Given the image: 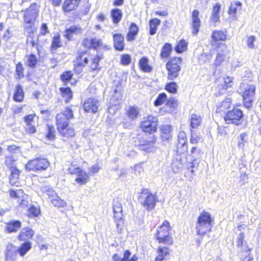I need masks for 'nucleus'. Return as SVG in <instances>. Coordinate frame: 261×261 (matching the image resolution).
<instances>
[{"instance_id": "obj_63", "label": "nucleus", "mask_w": 261, "mask_h": 261, "mask_svg": "<svg viewBox=\"0 0 261 261\" xmlns=\"http://www.w3.org/2000/svg\"><path fill=\"white\" fill-rule=\"evenodd\" d=\"M226 89V87H225L222 83H221V84L218 85L216 88V90H217L216 94L217 95H219L221 94L224 93Z\"/></svg>"}, {"instance_id": "obj_34", "label": "nucleus", "mask_w": 261, "mask_h": 261, "mask_svg": "<svg viewBox=\"0 0 261 261\" xmlns=\"http://www.w3.org/2000/svg\"><path fill=\"white\" fill-rule=\"evenodd\" d=\"M60 91L62 94V96L65 98V102H69L72 97V93L71 89L68 87H62L60 88Z\"/></svg>"}, {"instance_id": "obj_6", "label": "nucleus", "mask_w": 261, "mask_h": 261, "mask_svg": "<svg viewBox=\"0 0 261 261\" xmlns=\"http://www.w3.org/2000/svg\"><path fill=\"white\" fill-rule=\"evenodd\" d=\"M39 13L38 7L36 4H33L29 8L25 10L23 15V21L28 26L26 28H31L34 24Z\"/></svg>"}, {"instance_id": "obj_4", "label": "nucleus", "mask_w": 261, "mask_h": 261, "mask_svg": "<svg viewBox=\"0 0 261 261\" xmlns=\"http://www.w3.org/2000/svg\"><path fill=\"white\" fill-rule=\"evenodd\" d=\"M181 62V58H174L166 63L168 79L173 80L178 76Z\"/></svg>"}, {"instance_id": "obj_59", "label": "nucleus", "mask_w": 261, "mask_h": 261, "mask_svg": "<svg viewBox=\"0 0 261 261\" xmlns=\"http://www.w3.org/2000/svg\"><path fill=\"white\" fill-rule=\"evenodd\" d=\"M20 174V171L17 169L13 168L11 169V175L9 176V179H18Z\"/></svg>"}, {"instance_id": "obj_21", "label": "nucleus", "mask_w": 261, "mask_h": 261, "mask_svg": "<svg viewBox=\"0 0 261 261\" xmlns=\"http://www.w3.org/2000/svg\"><path fill=\"white\" fill-rule=\"evenodd\" d=\"M81 28L79 26L72 25L69 28L66 29L65 31L64 36L68 40H71L73 34H81Z\"/></svg>"}, {"instance_id": "obj_17", "label": "nucleus", "mask_w": 261, "mask_h": 261, "mask_svg": "<svg viewBox=\"0 0 261 261\" xmlns=\"http://www.w3.org/2000/svg\"><path fill=\"white\" fill-rule=\"evenodd\" d=\"M34 234V231L29 227L23 228L18 235V239L20 241H27L31 239Z\"/></svg>"}, {"instance_id": "obj_12", "label": "nucleus", "mask_w": 261, "mask_h": 261, "mask_svg": "<svg viewBox=\"0 0 261 261\" xmlns=\"http://www.w3.org/2000/svg\"><path fill=\"white\" fill-rule=\"evenodd\" d=\"M158 125V119L153 116H149L147 119L142 122L141 127L143 130L150 134L156 130Z\"/></svg>"}, {"instance_id": "obj_56", "label": "nucleus", "mask_w": 261, "mask_h": 261, "mask_svg": "<svg viewBox=\"0 0 261 261\" xmlns=\"http://www.w3.org/2000/svg\"><path fill=\"white\" fill-rule=\"evenodd\" d=\"M128 116L132 119H134L137 117L138 114V111L137 108L135 107H129L127 111Z\"/></svg>"}, {"instance_id": "obj_42", "label": "nucleus", "mask_w": 261, "mask_h": 261, "mask_svg": "<svg viewBox=\"0 0 261 261\" xmlns=\"http://www.w3.org/2000/svg\"><path fill=\"white\" fill-rule=\"evenodd\" d=\"M241 3L239 2L231 3L229 7V14L233 17H235L238 8L239 7L241 9Z\"/></svg>"}, {"instance_id": "obj_33", "label": "nucleus", "mask_w": 261, "mask_h": 261, "mask_svg": "<svg viewBox=\"0 0 261 261\" xmlns=\"http://www.w3.org/2000/svg\"><path fill=\"white\" fill-rule=\"evenodd\" d=\"M17 253V248L16 247L13 246L11 244H8L7 245V250L6 253L7 259L15 256Z\"/></svg>"}, {"instance_id": "obj_47", "label": "nucleus", "mask_w": 261, "mask_h": 261, "mask_svg": "<svg viewBox=\"0 0 261 261\" xmlns=\"http://www.w3.org/2000/svg\"><path fill=\"white\" fill-rule=\"evenodd\" d=\"M212 58V54L210 53H202L199 57V61L203 64L209 62Z\"/></svg>"}, {"instance_id": "obj_13", "label": "nucleus", "mask_w": 261, "mask_h": 261, "mask_svg": "<svg viewBox=\"0 0 261 261\" xmlns=\"http://www.w3.org/2000/svg\"><path fill=\"white\" fill-rule=\"evenodd\" d=\"M83 107L85 112L95 113L98 111L99 101L95 98H88L85 101Z\"/></svg>"}, {"instance_id": "obj_45", "label": "nucleus", "mask_w": 261, "mask_h": 261, "mask_svg": "<svg viewBox=\"0 0 261 261\" xmlns=\"http://www.w3.org/2000/svg\"><path fill=\"white\" fill-rule=\"evenodd\" d=\"M167 100V95L165 93L160 94L156 100L154 102V105L156 107L162 105L165 101Z\"/></svg>"}, {"instance_id": "obj_51", "label": "nucleus", "mask_w": 261, "mask_h": 261, "mask_svg": "<svg viewBox=\"0 0 261 261\" xmlns=\"http://www.w3.org/2000/svg\"><path fill=\"white\" fill-rule=\"evenodd\" d=\"M40 214V210L33 205H31L28 209V215L29 217H37Z\"/></svg>"}, {"instance_id": "obj_36", "label": "nucleus", "mask_w": 261, "mask_h": 261, "mask_svg": "<svg viewBox=\"0 0 261 261\" xmlns=\"http://www.w3.org/2000/svg\"><path fill=\"white\" fill-rule=\"evenodd\" d=\"M160 20L158 18L151 19L149 21V34L153 35L155 34L157 27L160 24Z\"/></svg>"}, {"instance_id": "obj_23", "label": "nucleus", "mask_w": 261, "mask_h": 261, "mask_svg": "<svg viewBox=\"0 0 261 261\" xmlns=\"http://www.w3.org/2000/svg\"><path fill=\"white\" fill-rule=\"evenodd\" d=\"M21 226V223L18 220H12L7 223L6 230L8 232H16Z\"/></svg>"}, {"instance_id": "obj_54", "label": "nucleus", "mask_w": 261, "mask_h": 261, "mask_svg": "<svg viewBox=\"0 0 261 261\" xmlns=\"http://www.w3.org/2000/svg\"><path fill=\"white\" fill-rule=\"evenodd\" d=\"M182 167V163L178 162V158H175L173 160L172 164V168L173 170L177 172L179 169Z\"/></svg>"}, {"instance_id": "obj_11", "label": "nucleus", "mask_w": 261, "mask_h": 261, "mask_svg": "<svg viewBox=\"0 0 261 261\" xmlns=\"http://www.w3.org/2000/svg\"><path fill=\"white\" fill-rule=\"evenodd\" d=\"M242 111L238 109L233 108L231 111H229L224 117L225 122L227 124L233 123L238 124L239 121L243 117Z\"/></svg>"}, {"instance_id": "obj_18", "label": "nucleus", "mask_w": 261, "mask_h": 261, "mask_svg": "<svg viewBox=\"0 0 261 261\" xmlns=\"http://www.w3.org/2000/svg\"><path fill=\"white\" fill-rule=\"evenodd\" d=\"M88 61L87 51H82L77 53L74 63L75 65L85 66L88 63Z\"/></svg>"}, {"instance_id": "obj_62", "label": "nucleus", "mask_w": 261, "mask_h": 261, "mask_svg": "<svg viewBox=\"0 0 261 261\" xmlns=\"http://www.w3.org/2000/svg\"><path fill=\"white\" fill-rule=\"evenodd\" d=\"M131 57L127 54H124L121 56V63L124 65H127L130 63Z\"/></svg>"}, {"instance_id": "obj_15", "label": "nucleus", "mask_w": 261, "mask_h": 261, "mask_svg": "<svg viewBox=\"0 0 261 261\" xmlns=\"http://www.w3.org/2000/svg\"><path fill=\"white\" fill-rule=\"evenodd\" d=\"M199 12L197 10H194L192 15L191 27L193 29L192 34L196 35L199 32V28L201 25V21L199 18Z\"/></svg>"}, {"instance_id": "obj_16", "label": "nucleus", "mask_w": 261, "mask_h": 261, "mask_svg": "<svg viewBox=\"0 0 261 261\" xmlns=\"http://www.w3.org/2000/svg\"><path fill=\"white\" fill-rule=\"evenodd\" d=\"M114 47L117 50L122 51L124 49V36L120 33H116L113 35Z\"/></svg>"}, {"instance_id": "obj_57", "label": "nucleus", "mask_w": 261, "mask_h": 261, "mask_svg": "<svg viewBox=\"0 0 261 261\" xmlns=\"http://www.w3.org/2000/svg\"><path fill=\"white\" fill-rule=\"evenodd\" d=\"M253 79V75L252 73L250 71H246L245 74L243 77V82H246L248 83H252Z\"/></svg>"}, {"instance_id": "obj_27", "label": "nucleus", "mask_w": 261, "mask_h": 261, "mask_svg": "<svg viewBox=\"0 0 261 261\" xmlns=\"http://www.w3.org/2000/svg\"><path fill=\"white\" fill-rule=\"evenodd\" d=\"M221 9V5L219 3L214 6L211 17V21L214 23L219 21V13Z\"/></svg>"}, {"instance_id": "obj_2", "label": "nucleus", "mask_w": 261, "mask_h": 261, "mask_svg": "<svg viewBox=\"0 0 261 261\" xmlns=\"http://www.w3.org/2000/svg\"><path fill=\"white\" fill-rule=\"evenodd\" d=\"M255 86L252 83L242 82L240 85V93L243 97L244 105L248 109L253 106V101L255 96Z\"/></svg>"}, {"instance_id": "obj_64", "label": "nucleus", "mask_w": 261, "mask_h": 261, "mask_svg": "<svg viewBox=\"0 0 261 261\" xmlns=\"http://www.w3.org/2000/svg\"><path fill=\"white\" fill-rule=\"evenodd\" d=\"M92 48L96 49L97 47L102 45V40L95 38H92Z\"/></svg>"}, {"instance_id": "obj_32", "label": "nucleus", "mask_w": 261, "mask_h": 261, "mask_svg": "<svg viewBox=\"0 0 261 261\" xmlns=\"http://www.w3.org/2000/svg\"><path fill=\"white\" fill-rule=\"evenodd\" d=\"M225 50L221 52H218L214 62V65L216 66H220L225 60L226 57V47L224 46Z\"/></svg>"}, {"instance_id": "obj_53", "label": "nucleus", "mask_w": 261, "mask_h": 261, "mask_svg": "<svg viewBox=\"0 0 261 261\" xmlns=\"http://www.w3.org/2000/svg\"><path fill=\"white\" fill-rule=\"evenodd\" d=\"M158 252V255H161V257H162L163 259H165L166 256L169 254V248L166 247H160Z\"/></svg>"}, {"instance_id": "obj_7", "label": "nucleus", "mask_w": 261, "mask_h": 261, "mask_svg": "<svg viewBox=\"0 0 261 261\" xmlns=\"http://www.w3.org/2000/svg\"><path fill=\"white\" fill-rule=\"evenodd\" d=\"M99 170V167L96 164L89 168V171L86 173L80 167L74 168L71 167L69 168V172L71 174H77V177L75 179H86L90 175L97 173Z\"/></svg>"}, {"instance_id": "obj_38", "label": "nucleus", "mask_w": 261, "mask_h": 261, "mask_svg": "<svg viewBox=\"0 0 261 261\" xmlns=\"http://www.w3.org/2000/svg\"><path fill=\"white\" fill-rule=\"evenodd\" d=\"M172 51V46L170 44L166 43L162 48L161 57L162 59L168 58Z\"/></svg>"}, {"instance_id": "obj_9", "label": "nucleus", "mask_w": 261, "mask_h": 261, "mask_svg": "<svg viewBox=\"0 0 261 261\" xmlns=\"http://www.w3.org/2000/svg\"><path fill=\"white\" fill-rule=\"evenodd\" d=\"M73 116V112L69 108H66L62 113L58 114L56 116L57 128L68 125L69 119Z\"/></svg>"}, {"instance_id": "obj_39", "label": "nucleus", "mask_w": 261, "mask_h": 261, "mask_svg": "<svg viewBox=\"0 0 261 261\" xmlns=\"http://www.w3.org/2000/svg\"><path fill=\"white\" fill-rule=\"evenodd\" d=\"M201 122L200 116L196 114H192L191 116V126L193 128H196L200 125Z\"/></svg>"}, {"instance_id": "obj_29", "label": "nucleus", "mask_w": 261, "mask_h": 261, "mask_svg": "<svg viewBox=\"0 0 261 261\" xmlns=\"http://www.w3.org/2000/svg\"><path fill=\"white\" fill-rule=\"evenodd\" d=\"M32 248V244L30 242H27L22 244L17 248L18 253L20 256H23Z\"/></svg>"}, {"instance_id": "obj_41", "label": "nucleus", "mask_w": 261, "mask_h": 261, "mask_svg": "<svg viewBox=\"0 0 261 261\" xmlns=\"http://www.w3.org/2000/svg\"><path fill=\"white\" fill-rule=\"evenodd\" d=\"M47 133L46 134V138L50 140H53L55 139V130L52 125H47L46 126Z\"/></svg>"}, {"instance_id": "obj_1", "label": "nucleus", "mask_w": 261, "mask_h": 261, "mask_svg": "<svg viewBox=\"0 0 261 261\" xmlns=\"http://www.w3.org/2000/svg\"><path fill=\"white\" fill-rule=\"evenodd\" d=\"M213 219L211 214L206 211L202 212L197 218L195 229L198 234L203 235L211 230Z\"/></svg>"}, {"instance_id": "obj_61", "label": "nucleus", "mask_w": 261, "mask_h": 261, "mask_svg": "<svg viewBox=\"0 0 261 261\" xmlns=\"http://www.w3.org/2000/svg\"><path fill=\"white\" fill-rule=\"evenodd\" d=\"M72 76V74L71 71H66L64 72L61 76V79L63 82H68L70 81Z\"/></svg>"}, {"instance_id": "obj_3", "label": "nucleus", "mask_w": 261, "mask_h": 261, "mask_svg": "<svg viewBox=\"0 0 261 261\" xmlns=\"http://www.w3.org/2000/svg\"><path fill=\"white\" fill-rule=\"evenodd\" d=\"M138 200L145 209L151 210L155 206L158 197L156 194L152 193L149 189H143L139 196Z\"/></svg>"}, {"instance_id": "obj_35", "label": "nucleus", "mask_w": 261, "mask_h": 261, "mask_svg": "<svg viewBox=\"0 0 261 261\" xmlns=\"http://www.w3.org/2000/svg\"><path fill=\"white\" fill-rule=\"evenodd\" d=\"M103 59L102 55L97 54L95 57H94L92 59L91 64V68L92 70H99L100 69V67L99 65V62L100 60Z\"/></svg>"}, {"instance_id": "obj_19", "label": "nucleus", "mask_w": 261, "mask_h": 261, "mask_svg": "<svg viewBox=\"0 0 261 261\" xmlns=\"http://www.w3.org/2000/svg\"><path fill=\"white\" fill-rule=\"evenodd\" d=\"M231 100L229 98H225L222 101L219 102L217 106V113H226L228 109L230 108Z\"/></svg>"}, {"instance_id": "obj_10", "label": "nucleus", "mask_w": 261, "mask_h": 261, "mask_svg": "<svg viewBox=\"0 0 261 261\" xmlns=\"http://www.w3.org/2000/svg\"><path fill=\"white\" fill-rule=\"evenodd\" d=\"M138 139L139 140L138 146L141 150L148 152L154 151L155 147L154 144L156 141V137L155 136L147 139L138 138Z\"/></svg>"}, {"instance_id": "obj_49", "label": "nucleus", "mask_w": 261, "mask_h": 261, "mask_svg": "<svg viewBox=\"0 0 261 261\" xmlns=\"http://www.w3.org/2000/svg\"><path fill=\"white\" fill-rule=\"evenodd\" d=\"M247 134L246 133H242L241 134L238 138V147L243 149L245 144L247 143Z\"/></svg>"}, {"instance_id": "obj_52", "label": "nucleus", "mask_w": 261, "mask_h": 261, "mask_svg": "<svg viewBox=\"0 0 261 261\" xmlns=\"http://www.w3.org/2000/svg\"><path fill=\"white\" fill-rule=\"evenodd\" d=\"M227 89L231 87L233 85V78L229 76L224 77L221 82Z\"/></svg>"}, {"instance_id": "obj_43", "label": "nucleus", "mask_w": 261, "mask_h": 261, "mask_svg": "<svg viewBox=\"0 0 261 261\" xmlns=\"http://www.w3.org/2000/svg\"><path fill=\"white\" fill-rule=\"evenodd\" d=\"M51 203L56 207H64L66 205V202L63 200L61 199V198L58 196V198H54L53 199H51L50 200Z\"/></svg>"}, {"instance_id": "obj_28", "label": "nucleus", "mask_w": 261, "mask_h": 261, "mask_svg": "<svg viewBox=\"0 0 261 261\" xmlns=\"http://www.w3.org/2000/svg\"><path fill=\"white\" fill-rule=\"evenodd\" d=\"M139 66L141 70L144 72H150L152 70L151 67L148 64V59L146 57H143L140 60Z\"/></svg>"}, {"instance_id": "obj_44", "label": "nucleus", "mask_w": 261, "mask_h": 261, "mask_svg": "<svg viewBox=\"0 0 261 261\" xmlns=\"http://www.w3.org/2000/svg\"><path fill=\"white\" fill-rule=\"evenodd\" d=\"M42 190L44 192L46 193L50 200H51V199H53L54 198H58L57 194H56L55 191L53 190L51 188H49L47 187H44L42 188Z\"/></svg>"}, {"instance_id": "obj_30", "label": "nucleus", "mask_w": 261, "mask_h": 261, "mask_svg": "<svg viewBox=\"0 0 261 261\" xmlns=\"http://www.w3.org/2000/svg\"><path fill=\"white\" fill-rule=\"evenodd\" d=\"M111 15L112 18L113 23L114 24H117L121 20L122 13L120 9H114L111 11Z\"/></svg>"}, {"instance_id": "obj_26", "label": "nucleus", "mask_w": 261, "mask_h": 261, "mask_svg": "<svg viewBox=\"0 0 261 261\" xmlns=\"http://www.w3.org/2000/svg\"><path fill=\"white\" fill-rule=\"evenodd\" d=\"M113 205L114 217L117 219H121L122 216V207L121 203L118 201L114 200Z\"/></svg>"}, {"instance_id": "obj_37", "label": "nucleus", "mask_w": 261, "mask_h": 261, "mask_svg": "<svg viewBox=\"0 0 261 261\" xmlns=\"http://www.w3.org/2000/svg\"><path fill=\"white\" fill-rule=\"evenodd\" d=\"M161 137L164 140H168L170 137L171 126L168 125H163L161 128Z\"/></svg>"}, {"instance_id": "obj_14", "label": "nucleus", "mask_w": 261, "mask_h": 261, "mask_svg": "<svg viewBox=\"0 0 261 261\" xmlns=\"http://www.w3.org/2000/svg\"><path fill=\"white\" fill-rule=\"evenodd\" d=\"M178 138V143L177 144V152L179 153H184L188 151L187 137L185 132H180Z\"/></svg>"}, {"instance_id": "obj_40", "label": "nucleus", "mask_w": 261, "mask_h": 261, "mask_svg": "<svg viewBox=\"0 0 261 261\" xmlns=\"http://www.w3.org/2000/svg\"><path fill=\"white\" fill-rule=\"evenodd\" d=\"M62 46V43L60 41V37L59 35H56L52 39L51 48L56 50L58 48Z\"/></svg>"}, {"instance_id": "obj_22", "label": "nucleus", "mask_w": 261, "mask_h": 261, "mask_svg": "<svg viewBox=\"0 0 261 261\" xmlns=\"http://www.w3.org/2000/svg\"><path fill=\"white\" fill-rule=\"evenodd\" d=\"M58 129L60 134L65 138L72 137L75 135V132L74 129L69 126V124L67 126H64V127L60 128Z\"/></svg>"}, {"instance_id": "obj_5", "label": "nucleus", "mask_w": 261, "mask_h": 261, "mask_svg": "<svg viewBox=\"0 0 261 261\" xmlns=\"http://www.w3.org/2000/svg\"><path fill=\"white\" fill-rule=\"evenodd\" d=\"M169 223L164 221L162 226L158 229L156 238L160 243L171 245L173 243L171 237L169 236Z\"/></svg>"}, {"instance_id": "obj_20", "label": "nucleus", "mask_w": 261, "mask_h": 261, "mask_svg": "<svg viewBox=\"0 0 261 261\" xmlns=\"http://www.w3.org/2000/svg\"><path fill=\"white\" fill-rule=\"evenodd\" d=\"M81 0H65L63 9L66 12H70L77 7Z\"/></svg>"}, {"instance_id": "obj_24", "label": "nucleus", "mask_w": 261, "mask_h": 261, "mask_svg": "<svg viewBox=\"0 0 261 261\" xmlns=\"http://www.w3.org/2000/svg\"><path fill=\"white\" fill-rule=\"evenodd\" d=\"M212 38V44L214 45L219 41H224L226 39V35L221 31H215L213 32Z\"/></svg>"}, {"instance_id": "obj_60", "label": "nucleus", "mask_w": 261, "mask_h": 261, "mask_svg": "<svg viewBox=\"0 0 261 261\" xmlns=\"http://www.w3.org/2000/svg\"><path fill=\"white\" fill-rule=\"evenodd\" d=\"M5 163L10 169H13L15 167V160L12 156L7 157Z\"/></svg>"}, {"instance_id": "obj_58", "label": "nucleus", "mask_w": 261, "mask_h": 261, "mask_svg": "<svg viewBox=\"0 0 261 261\" xmlns=\"http://www.w3.org/2000/svg\"><path fill=\"white\" fill-rule=\"evenodd\" d=\"M23 195V191L21 189H12L10 191V195L11 197H19Z\"/></svg>"}, {"instance_id": "obj_25", "label": "nucleus", "mask_w": 261, "mask_h": 261, "mask_svg": "<svg viewBox=\"0 0 261 261\" xmlns=\"http://www.w3.org/2000/svg\"><path fill=\"white\" fill-rule=\"evenodd\" d=\"M138 31L139 29L137 25L135 23H132L129 27V31L126 36L127 41H132L134 40L138 33Z\"/></svg>"}, {"instance_id": "obj_31", "label": "nucleus", "mask_w": 261, "mask_h": 261, "mask_svg": "<svg viewBox=\"0 0 261 261\" xmlns=\"http://www.w3.org/2000/svg\"><path fill=\"white\" fill-rule=\"evenodd\" d=\"M24 97L23 91L20 85H18L16 87V90L13 96V99L15 101L21 102Z\"/></svg>"}, {"instance_id": "obj_48", "label": "nucleus", "mask_w": 261, "mask_h": 261, "mask_svg": "<svg viewBox=\"0 0 261 261\" xmlns=\"http://www.w3.org/2000/svg\"><path fill=\"white\" fill-rule=\"evenodd\" d=\"M178 85L175 82H170L167 83L165 86L167 91L170 93H175L177 92Z\"/></svg>"}, {"instance_id": "obj_8", "label": "nucleus", "mask_w": 261, "mask_h": 261, "mask_svg": "<svg viewBox=\"0 0 261 261\" xmlns=\"http://www.w3.org/2000/svg\"><path fill=\"white\" fill-rule=\"evenodd\" d=\"M49 163L47 159L44 158H36L29 162L25 165L28 170H44L48 166Z\"/></svg>"}, {"instance_id": "obj_46", "label": "nucleus", "mask_w": 261, "mask_h": 261, "mask_svg": "<svg viewBox=\"0 0 261 261\" xmlns=\"http://www.w3.org/2000/svg\"><path fill=\"white\" fill-rule=\"evenodd\" d=\"M23 67L21 63L19 62L17 64L16 66V79H20L24 76L23 75Z\"/></svg>"}, {"instance_id": "obj_50", "label": "nucleus", "mask_w": 261, "mask_h": 261, "mask_svg": "<svg viewBox=\"0 0 261 261\" xmlns=\"http://www.w3.org/2000/svg\"><path fill=\"white\" fill-rule=\"evenodd\" d=\"M187 43L185 40H180L175 47V50L178 53H181L187 49Z\"/></svg>"}, {"instance_id": "obj_55", "label": "nucleus", "mask_w": 261, "mask_h": 261, "mask_svg": "<svg viewBox=\"0 0 261 261\" xmlns=\"http://www.w3.org/2000/svg\"><path fill=\"white\" fill-rule=\"evenodd\" d=\"M37 63V60L34 54H31L28 59V65L31 67H34Z\"/></svg>"}]
</instances>
